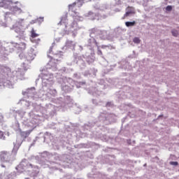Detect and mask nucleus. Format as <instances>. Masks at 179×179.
<instances>
[{"label": "nucleus", "mask_w": 179, "mask_h": 179, "mask_svg": "<svg viewBox=\"0 0 179 179\" xmlns=\"http://www.w3.org/2000/svg\"><path fill=\"white\" fill-rule=\"evenodd\" d=\"M12 70L8 66H1L0 74V83H5V80L9 78Z\"/></svg>", "instance_id": "f257e3e1"}, {"label": "nucleus", "mask_w": 179, "mask_h": 179, "mask_svg": "<svg viewBox=\"0 0 179 179\" xmlns=\"http://www.w3.org/2000/svg\"><path fill=\"white\" fill-rule=\"evenodd\" d=\"M22 8H23V5L21 4V3L19 1H15V3H10V6L8 7V9L14 13H16L17 12H18V13H22Z\"/></svg>", "instance_id": "f03ea898"}, {"label": "nucleus", "mask_w": 179, "mask_h": 179, "mask_svg": "<svg viewBox=\"0 0 179 179\" xmlns=\"http://www.w3.org/2000/svg\"><path fill=\"white\" fill-rule=\"evenodd\" d=\"M0 160L3 163H9L10 162V153L8 151H1L0 153Z\"/></svg>", "instance_id": "7ed1b4c3"}, {"label": "nucleus", "mask_w": 179, "mask_h": 179, "mask_svg": "<svg viewBox=\"0 0 179 179\" xmlns=\"http://www.w3.org/2000/svg\"><path fill=\"white\" fill-rule=\"evenodd\" d=\"M130 15H135V10H134V8L132 7L127 8V12L122 17V19L124 20V19L128 17V16H129Z\"/></svg>", "instance_id": "20e7f679"}, {"label": "nucleus", "mask_w": 179, "mask_h": 179, "mask_svg": "<svg viewBox=\"0 0 179 179\" xmlns=\"http://www.w3.org/2000/svg\"><path fill=\"white\" fill-rule=\"evenodd\" d=\"M58 24L59 26H61L62 24H64L65 27H66V25L68 24V16L67 15L62 16Z\"/></svg>", "instance_id": "39448f33"}, {"label": "nucleus", "mask_w": 179, "mask_h": 179, "mask_svg": "<svg viewBox=\"0 0 179 179\" xmlns=\"http://www.w3.org/2000/svg\"><path fill=\"white\" fill-rule=\"evenodd\" d=\"M8 5H10V2L8 0H1L0 1L1 8H8L9 9V6H8Z\"/></svg>", "instance_id": "423d86ee"}, {"label": "nucleus", "mask_w": 179, "mask_h": 179, "mask_svg": "<svg viewBox=\"0 0 179 179\" xmlns=\"http://www.w3.org/2000/svg\"><path fill=\"white\" fill-rule=\"evenodd\" d=\"M30 134H31V130H28L27 131H20V136L26 139V138H27L29 135H30Z\"/></svg>", "instance_id": "0eeeda50"}, {"label": "nucleus", "mask_w": 179, "mask_h": 179, "mask_svg": "<svg viewBox=\"0 0 179 179\" xmlns=\"http://www.w3.org/2000/svg\"><path fill=\"white\" fill-rule=\"evenodd\" d=\"M24 58L30 62V61H33L34 59V57L33 56V53H28L25 55Z\"/></svg>", "instance_id": "6e6552de"}, {"label": "nucleus", "mask_w": 179, "mask_h": 179, "mask_svg": "<svg viewBox=\"0 0 179 179\" xmlns=\"http://www.w3.org/2000/svg\"><path fill=\"white\" fill-rule=\"evenodd\" d=\"M136 24V22L133 21V22H125V26L127 27H134Z\"/></svg>", "instance_id": "1a4fd4ad"}, {"label": "nucleus", "mask_w": 179, "mask_h": 179, "mask_svg": "<svg viewBox=\"0 0 179 179\" xmlns=\"http://www.w3.org/2000/svg\"><path fill=\"white\" fill-rule=\"evenodd\" d=\"M38 36L40 35L38 34H36L34 29H32V31H31V37H32V38H36V37H38Z\"/></svg>", "instance_id": "9d476101"}, {"label": "nucleus", "mask_w": 179, "mask_h": 179, "mask_svg": "<svg viewBox=\"0 0 179 179\" xmlns=\"http://www.w3.org/2000/svg\"><path fill=\"white\" fill-rule=\"evenodd\" d=\"M19 150V147L15 145L13 150H12V153L15 155H17V151Z\"/></svg>", "instance_id": "9b49d317"}, {"label": "nucleus", "mask_w": 179, "mask_h": 179, "mask_svg": "<svg viewBox=\"0 0 179 179\" xmlns=\"http://www.w3.org/2000/svg\"><path fill=\"white\" fill-rule=\"evenodd\" d=\"M16 23L18 24V26H23V24H24V20L19 19Z\"/></svg>", "instance_id": "f8f14e48"}, {"label": "nucleus", "mask_w": 179, "mask_h": 179, "mask_svg": "<svg viewBox=\"0 0 179 179\" xmlns=\"http://www.w3.org/2000/svg\"><path fill=\"white\" fill-rule=\"evenodd\" d=\"M19 48H20V50H26V43H20L19 44Z\"/></svg>", "instance_id": "ddd939ff"}, {"label": "nucleus", "mask_w": 179, "mask_h": 179, "mask_svg": "<svg viewBox=\"0 0 179 179\" xmlns=\"http://www.w3.org/2000/svg\"><path fill=\"white\" fill-rule=\"evenodd\" d=\"M0 139H3V141L6 139V137H5V135L2 131H0Z\"/></svg>", "instance_id": "4468645a"}, {"label": "nucleus", "mask_w": 179, "mask_h": 179, "mask_svg": "<svg viewBox=\"0 0 179 179\" xmlns=\"http://www.w3.org/2000/svg\"><path fill=\"white\" fill-rule=\"evenodd\" d=\"M74 6H76V3H73L72 4L69 5V9L73 10Z\"/></svg>", "instance_id": "2eb2a0df"}, {"label": "nucleus", "mask_w": 179, "mask_h": 179, "mask_svg": "<svg viewBox=\"0 0 179 179\" xmlns=\"http://www.w3.org/2000/svg\"><path fill=\"white\" fill-rule=\"evenodd\" d=\"M133 41L136 44H139V43H141V39H139V38H138V37H136L134 38Z\"/></svg>", "instance_id": "dca6fc26"}, {"label": "nucleus", "mask_w": 179, "mask_h": 179, "mask_svg": "<svg viewBox=\"0 0 179 179\" xmlns=\"http://www.w3.org/2000/svg\"><path fill=\"white\" fill-rule=\"evenodd\" d=\"M172 34L174 36V37H177V36H178V31L173 29L172 31Z\"/></svg>", "instance_id": "f3484780"}, {"label": "nucleus", "mask_w": 179, "mask_h": 179, "mask_svg": "<svg viewBox=\"0 0 179 179\" xmlns=\"http://www.w3.org/2000/svg\"><path fill=\"white\" fill-rule=\"evenodd\" d=\"M166 10H167V12H171V10H173V7L171 6H168L166 8Z\"/></svg>", "instance_id": "a211bd4d"}, {"label": "nucleus", "mask_w": 179, "mask_h": 179, "mask_svg": "<svg viewBox=\"0 0 179 179\" xmlns=\"http://www.w3.org/2000/svg\"><path fill=\"white\" fill-rule=\"evenodd\" d=\"M170 164L171 166H177L178 164V162H171Z\"/></svg>", "instance_id": "6ab92c4d"}, {"label": "nucleus", "mask_w": 179, "mask_h": 179, "mask_svg": "<svg viewBox=\"0 0 179 179\" xmlns=\"http://www.w3.org/2000/svg\"><path fill=\"white\" fill-rule=\"evenodd\" d=\"M97 55H103V52H101V50H99V48H98V51H97Z\"/></svg>", "instance_id": "aec40b11"}, {"label": "nucleus", "mask_w": 179, "mask_h": 179, "mask_svg": "<svg viewBox=\"0 0 179 179\" xmlns=\"http://www.w3.org/2000/svg\"><path fill=\"white\" fill-rule=\"evenodd\" d=\"M19 57H20V58L21 59H23V57H24V54L21 53V54H20Z\"/></svg>", "instance_id": "412c9836"}, {"label": "nucleus", "mask_w": 179, "mask_h": 179, "mask_svg": "<svg viewBox=\"0 0 179 179\" xmlns=\"http://www.w3.org/2000/svg\"><path fill=\"white\" fill-rule=\"evenodd\" d=\"M38 20H40L41 22H44V17H40L38 18Z\"/></svg>", "instance_id": "4be33fe9"}, {"label": "nucleus", "mask_w": 179, "mask_h": 179, "mask_svg": "<svg viewBox=\"0 0 179 179\" xmlns=\"http://www.w3.org/2000/svg\"><path fill=\"white\" fill-rule=\"evenodd\" d=\"M164 3L167 5L168 3H171V1H169V0H164Z\"/></svg>", "instance_id": "5701e85b"}, {"label": "nucleus", "mask_w": 179, "mask_h": 179, "mask_svg": "<svg viewBox=\"0 0 179 179\" xmlns=\"http://www.w3.org/2000/svg\"><path fill=\"white\" fill-rule=\"evenodd\" d=\"M94 31H95V29H92V31H93L94 33Z\"/></svg>", "instance_id": "b1692460"}, {"label": "nucleus", "mask_w": 179, "mask_h": 179, "mask_svg": "<svg viewBox=\"0 0 179 179\" xmlns=\"http://www.w3.org/2000/svg\"><path fill=\"white\" fill-rule=\"evenodd\" d=\"M69 43H70L71 44H72V43H73V41H70Z\"/></svg>", "instance_id": "393cba45"}, {"label": "nucleus", "mask_w": 179, "mask_h": 179, "mask_svg": "<svg viewBox=\"0 0 179 179\" xmlns=\"http://www.w3.org/2000/svg\"><path fill=\"white\" fill-rule=\"evenodd\" d=\"M90 1H93V0H90Z\"/></svg>", "instance_id": "a878e982"}]
</instances>
